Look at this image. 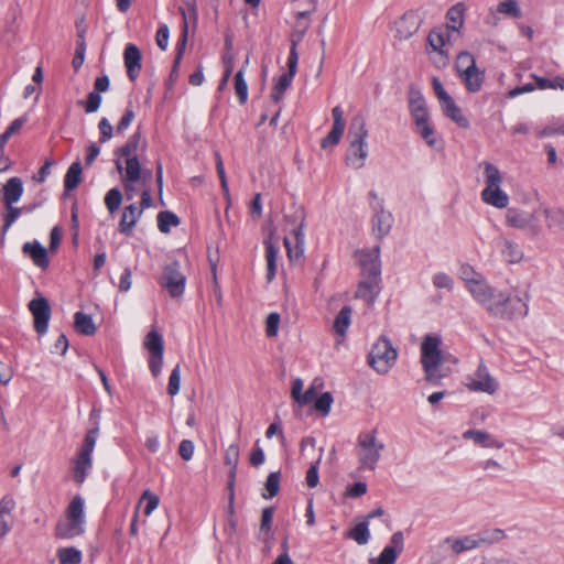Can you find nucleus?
<instances>
[{"instance_id":"obj_37","label":"nucleus","mask_w":564,"mask_h":564,"mask_svg":"<svg viewBox=\"0 0 564 564\" xmlns=\"http://www.w3.org/2000/svg\"><path fill=\"white\" fill-rule=\"evenodd\" d=\"M82 181V165L79 162H74L67 170L64 185L67 191L75 189Z\"/></svg>"},{"instance_id":"obj_52","label":"nucleus","mask_w":564,"mask_h":564,"mask_svg":"<svg viewBox=\"0 0 564 564\" xmlns=\"http://www.w3.org/2000/svg\"><path fill=\"white\" fill-rule=\"evenodd\" d=\"M476 536H477V540L479 541V546H480V545L492 544V543L501 541L505 538V532L500 529H494V530L482 532Z\"/></svg>"},{"instance_id":"obj_16","label":"nucleus","mask_w":564,"mask_h":564,"mask_svg":"<svg viewBox=\"0 0 564 564\" xmlns=\"http://www.w3.org/2000/svg\"><path fill=\"white\" fill-rule=\"evenodd\" d=\"M185 276L178 270L177 263L167 265L162 276V285L167 290L171 296L178 297L184 293Z\"/></svg>"},{"instance_id":"obj_10","label":"nucleus","mask_w":564,"mask_h":564,"mask_svg":"<svg viewBox=\"0 0 564 564\" xmlns=\"http://www.w3.org/2000/svg\"><path fill=\"white\" fill-rule=\"evenodd\" d=\"M398 354L386 338L379 339L369 354L370 366L379 373H387L394 365Z\"/></svg>"},{"instance_id":"obj_22","label":"nucleus","mask_w":564,"mask_h":564,"mask_svg":"<svg viewBox=\"0 0 564 564\" xmlns=\"http://www.w3.org/2000/svg\"><path fill=\"white\" fill-rule=\"evenodd\" d=\"M273 514H274V508L269 507L263 509L258 538L261 540L265 545L263 549V552L269 553L271 550V544L273 540V533H272V522H273Z\"/></svg>"},{"instance_id":"obj_48","label":"nucleus","mask_w":564,"mask_h":564,"mask_svg":"<svg viewBox=\"0 0 564 564\" xmlns=\"http://www.w3.org/2000/svg\"><path fill=\"white\" fill-rule=\"evenodd\" d=\"M279 489H280V473H271L267 478L262 497L264 499H271L278 495Z\"/></svg>"},{"instance_id":"obj_6","label":"nucleus","mask_w":564,"mask_h":564,"mask_svg":"<svg viewBox=\"0 0 564 564\" xmlns=\"http://www.w3.org/2000/svg\"><path fill=\"white\" fill-rule=\"evenodd\" d=\"M368 130L366 128V120L362 116H355L348 129L349 148L346 155L348 165L354 169H361L368 156L367 150Z\"/></svg>"},{"instance_id":"obj_3","label":"nucleus","mask_w":564,"mask_h":564,"mask_svg":"<svg viewBox=\"0 0 564 564\" xmlns=\"http://www.w3.org/2000/svg\"><path fill=\"white\" fill-rule=\"evenodd\" d=\"M486 297V300H480L478 303L484 305L487 312L494 317L512 319L523 317L528 314L527 294H524L523 297L518 295L511 296L502 292H497L491 288Z\"/></svg>"},{"instance_id":"obj_44","label":"nucleus","mask_w":564,"mask_h":564,"mask_svg":"<svg viewBox=\"0 0 564 564\" xmlns=\"http://www.w3.org/2000/svg\"><path fill=\"white\" fill-rule=\"evenodd\" d=\"M347 536L360 545L368 543L370 536L368 530V521L358 523L347 533Z\"/></svg>"},{"instance_id":"obj_33","label":"nucleus","mask_w":564,"mask_h":564,"mask_svg":"<svg viewBox=\"0 0 564 564\" xmlns=\"http://www.w3.org/2000/svg\"><path fill=\"white\" fill-rule=\"evenodd\" d=\"M543 216L550 229L564 231V210L543 206Z\"/></svg>"},{"instance_id":"obj_54","label":"nucleus","mask_w":564,"mask_h":564,"mask_svg":"<svg viewBox=\"0 0 564 564\" xmlns=\"http://www.w3.org/2000/svg\"><path fill=\"white\" fill-rule=\"evenodd\" d=\"M143 501H147V506L144 508V514L149 517L159 506L160 498L155 494H153L151 490L147 489L143 491L139 505Z\"/></svg>"},{"instance_id":"obj_31","label":"nucleus","mask_w":564,"mask_h":564,"mask_svg":"<svg viewBox=\"0 0 564 564\" xmlns=\"http://www.w3.org/2000/svg\"><path fill=\"white\" fill-rule=\"evenodd\" d=\"M459 78L463 80L468 91L476 93L479 91L482 86L485 73L476 65L470 70L462 74Z\"/></svg>"},{"instance_id":"obj_24","label":"nucleus","mask_w":564,"mask_h":564,"mask_svg":"<svg viewBox=\"0 0 564 564\" xmlns=\"http://www.w3.org/2000/svg\"><path fill=\"white\" fill-rule=\"evenodd\" d=\"M440 104L444 115L453 120L459 128L467 129L469 127L468 119L463 115L460 108L455 104L452 97L440 101Z\"/></svg>"},{"instance_id":"obj_51","label":"nucleus","mask_w":564,"mask_h":564,"mask_svg":"<svg viewBox=\"0 0 564 564\" xmlns=\"http://www.w3.org/2000/svg\"><path fill=\"white\" fill-rule=\"evenodd\" d=\"M398 550L397 547L392 545H388L383 549L380 556L377 558H371V564H394L397 556H398Z\"/></svg>"},{"instance_id":"obj_25","label":"nucleus","mask_w":564,"mask_h":564,"mask_svg":"<svg viewBox=\"0 0 564 564\" xmlns=\"http://www.w3.org/2000/svg\"><path fill=\"white\" fill-rule=\"evenodd\" d=\"M141 215L142 209H139L135 204L126 206L119 223V231L124 235H130Z\"/></svg>"},{"instance_id":"obj_17","label":"nucleus","mask_w":564,"mask_h":564,"mask_svg":"<svg viewBox=\"0 0 564 564\" xmlns=\"http://www.w3.org/2000/svg\"><path fill=\"white\" fill-rule=\"evenodd\" d=\"M422 23L421 15L417 11H408L394 23L395 36L400 40L411 37L420 29Z\"/></svg>"},{"instance_id":"obj_36","label":"nucleus","mask_w":564,"mask_h":564,"mask_svg":"<svg viewBox=\"0 0 564 564\" xmlns=\"http://www.w3.org/2000/svg\"><path fill=\"white\" fill-rule=\"evenodd\" d=\"M75 329L86 336L94 335L97 330L91 316L77 312L74 321Z\"/></svg>"},{"instance_id":"obj_55","label":"nucleus","mask_w":564,"mask_h":564,"mask_svg":"<svg viewBox=\"0 0 564 564\" xmlns=\"http://www.w3.org/2000/svg\"><path fill=\"white\" fill-rule=\"evenodd\" d=\"M235 90L241 104H245L248 98V86L243 78V69H240L235 76Z\"/></svg>"},{"instance_id":"obj_32","label":"nucleus","mask_w":564,"mask_h":564,"mask_svg":"<svg viewBox=\"0 0 564 564\" xmlns=\"http://www.w3.org/2000/svg\"><path fill=\"white\" fill-rule=\"evenodd\" d=\"M91 468V457L86 456L85 454L78 453L73 467V477L74 480L82 485L87 476L88 470Z\"/></svg>"},{"instance_id":"obj_46","label":"nucleus","mask_w":564,"mask_h":564,"mask_svg":"<svg viewBox=\"0 0 564 564\" xmlns=\"http://www.w3.org/2000/svg\"><path fill=\"white\" fill-rule=\"evenodd\" d=\"M415 126L419 134L425 140L429 147L434 148L436 145V138L434 135V130L430 126L429 119H423V121H415Z\"/></svg>"},{"instance_id":"obj_50","label":"nucleus","mask_w":564,"mask_h":564,"mask_svg":"<svg viewBox=\"0 0 564 564\" xmlns=\"http://www.w3.org/2000/svg\"><path fill=\"white\" fill-rule=\"evenodd\" d=\"M332 403V394L329 392H325L315 399L313 409L322 415H327L330 411Z\"/></svg>"},{"instance_id":"obj_18","label":"nucleus","mask_w":564,"mask_h":564,"mask_svg":"<svg viewBox=\"0 0 564 564\" xmlns=\"http://www.w3.org/2000/svg\"><path fill=\"white\" fill-rule=\"evenodd\" d=\"M332 116L334 119L333 128L321 141L322 149L333 148L338 144L345 130L344 112L339 106L333 108Z\"/></svg>"},{"instance_id":"obj_41","label":"nucleus","mask_w":564,"mask_h":564,"mask_svg":"<svg viewBox=\"0 0 564 564\" xmlns=\"http://www.w3.org/2000/svg\"><path fill=\"white\" fill-rule=\"evenodd\" d=\"M180 224L178 217L172 212H161L158 215V227L161 232H170L172 227H176Z\"/></svg>"},{"instance_id":"obj_7","label":"nucleus","mask_w":564,"mask_h":564,"mask_svg":"<svg viewBox=\"0 0 564 564\" xmlns=\"http://www.w3.org/2000/svg\"><path fill=\"white\" fill-rule=\"evenodd\" d=\"M85 499L75 495L67 505L64 519L56 524V535L62 539H72L85 531Z\"/></svg>"},{"instance_id":"obj_1","label":"nucleus","mask_w":564,"mask_h":564,"mask_svg":"<svg viewBox=\"0 0 564 564\" xmlns=\"http://www.w3.org/2000/svg\"><path fill=\"white\" fill-rule=\"evenodd\" d=\"M147 142L139 131L134 132L129 140L115 151V164L120 174L127 199H132L141 192L139 209H147L153 205L151 197L150 182L152 172L143 169L138 152L144 151Z\"/></svg>"},{"instance_id":"obj_42","label":"nucleus","mask_w":564,"mask_h":564,"mask_svg":"<svg viewBox=\"0 0 564 564\" xmlns=\"http://www.w3.org/2000/svg\"><path fill=\"white\" fill-rule=\"evenodd\" d=\"M392 225V216L389 213H378L373 220V230L378 232L380 237L387 235Z\"/></svg>"},{"instance_id":"obj_34","label":"nucleus","mask_w":564,"mask_h":564,"mask_svg":"<svg viewBox=\"0 0 564 564\" xmlns=\"http://www.w3.org/2000/svg\"><path fill=\"white\" fill-rule=\"evenodd\" d=\"M445 543L449 544L455 554L464 551H469L479 546V541L476 535L464 536L462 539L447 538Z\"/></svg>"},{"instance_id":"obj_47","label":"nucleus","mask_w":564,"mask_h":564,"mask_svg":"<svg viewBox=\"0 0 564 564\" xmlns=\"http://www.w3.org/2000/svg\"><path fill=\"white\" fill-rule=\"evenodd\" d=\"M299 18L308 17L316 9V0H290Z\"/></svg>"},{"instance_id":"obj_40","label":"nucleus","mask_w":564,"mask_h":564,"mask_svg":"<svg viewBox=\"0 0 564 564\" xmlns=\"http://www.w3.org/2000/svg\"><path fill=\"white\" fill-rule=\"evenodd\" d=\"M351 308L344 306L334 321V329L336 334L345 336L346 330L350 324Z\"/></svg>"},{"instance_id":"obj_62","label":"nucleus","mask_w":564,"mask_h":564,"mask_svg":"<svg viewBox=\"0 0 564 564\" xmlns=\"http://www.w3.org/2000/svg\"><path fill=\"white\" fill-rule=\"evenodd\" d=\"M169 39H170V32L166 24H162L155 35V42L156 45L162 50L165 51L169 46Z\"/></svg>"},{"instance_id":"obj_21","label":"nucleus","mask_w":564,"mask_h":564,"mask_svg":"<svg viewBox=\"0 0 564 564\" xmlns=\"http://www.w3.org/2000/svg\"><path fill=\"white\" fill-rule=\"evenodd\" d=\"M141 59L142 55L140 50L134 44L129 43L124 48L123 61L127 75L131 80H135L139 76L142 68Z\"/></svg>"},{"instance_id":"obj_29","label":"nucleus","mask_w":564,"mask_h":564,"mask_svg":"<svg viewBox=\"0 0 564 564\" xmlns=\"http://www.w3.org/2000/svg\"><path fill=\"white\" fill-rule=\"evenodd\" d=\"M23 194V184L19 177H11L3 186V202L6 205H13Z\"/></svg>"},{"instance_id":"obj_57","label":"nucleus","mask_w":564,"mask_h":564,"mask_svg":"<svg viewBox=\"0 0 564 564\" xmlns=\"http://www.w3.org/2000/svg\"><path fill=\"white\" fill-rule=\"evenodd\" d=\"M85 52H86V44H85V40H84V34H83V32H79L75 56L72 62L73 67L75 69H78L83 65Z\"/></svg>"},{"instance_id":"obj_56","label":"nucleus","mask_w":564,"mask_h":564,"mask_svg":"<svg viewBox=\"0 0 564 564\" xmlns=\"http://www.w3.org/2000/svg\"><path fill=\"white\" fill-rule=\"evenodd\" d=\"M181 389V367H176L172 370L169 379L167 393L170 395H176Z\"/></svg>"},{"instance_id":"obj_45","label":"nucleus","mask_w":564,"mask_h":564,"mask_svg":"<svg viewBox=\"0 0 564 564\" xmlns=\"http://www.w3.org/2000/svg\"><path fill=\"white\" fill-rule=\"evenodd\" d=\"M474 66H476V61L473 54L463 51L457 55L455 67L458 76L470 70Z\"/></svg>"},{"instance_id":"obj_59","label":"nucleus","mask_w":564,"mask_h":564,"mask_svg":"<svg viewBox=\"0 0 564 564\" xmlns=\"http://www.w3.org/2000/svg\"><path fill=\"white\" fill-rule=\"evenodd\" d=\"M280 321L279 313L269 314L265 321V334L268 337H275L278 335Z\"/></svg>"},{"instance_id":"obj_60","label":"nucleus","mask_w":564,"mask_h":564,"mask_svg":"<svg viewBox=\"0 0 564 564\" xmlns=\"http://www.w3.org/2000/svg\"><path fill=\"white\" fill-rule=\"evenodd\" d=\"M503 256L506 257L507 261L510 263H517L522 258V251L513 243L506 241L505 249H503Z\"/></svg>"},{"instance_id":"obj_63","label":"nucleus","mask_w":564,"mask_h":564,"mask_svg":"<svg viewBox=\"0 0 564 564\" xmlns=\"http://www.w3.org/2000/svg\"><path fill=\"white\" fill-rule=\"evenodd\" d=\"M317 398V386L313 383L307 390L300 397L297 404L300 406L311 404Z\"/></svg>"},{"instance_id":"obj_58","label":"nucleus","mask_w":564,"mask_h":564,"mask_svg":"<svg viewBox=\"0 0 564 564\" xmlns=\"http://www.w3.org/2000/svg\"><path fill=\"white\" fill-rule=\"evenodd\" d=\"M97 434H98V429L89 431L86 434L83 447L80 448V451L78 453H82V454H85L86 456L91 457V454L94 452L96 441H97Z\"/></svg>"},{"instance_id":"obj_8","label":"nucleus","mask_w":564,"mask_h":564,"mask_svg":"<svg viewBox=\"0 0 564 564\" xmlns=\"http://www.w3.org/2000/svg\"><path fill=\"white\" fill-rule=\"evenodd\" d=\"M383 448V443L379 442L377 438L376 430L361 433L358 436L356 446L359 470L373 471L381 457Z\"/></svg>"},{"instance_id":"obj_61","label":"nucleus","mask_w":564,"mask_h":564,"mask_svg":"<svg viewBox=\"0 0 564 564\" xmlns=\"http://www.w3.org/2000/svg\"><path fill=\"white\" fill-rule=\"evenodd\" d=\"M24 122V117L13 120L11 124L8 127V129L0 135V140L7 143L13 134L18 133L21 130Z\"/></svg>"},{"instance_id":"obj_27","label":"nucleus","mask_w":564,"mask_h":564,"mask_svg":"<svg viewBox=\"0 0 564 564\" xmlns=\"http://www.w3.org/2000/svg\"><path fill=\"white\" fill-rule=\"evenodd\" d=\"M379 292L378 276L368 275L362 279L356 291V296L364 299L368 303H372Z\"/></svg>"},{"instance_id":"obj_43","label":"nucleus","mask_w":564,"mask_h":564,"mask_svg":"<svg viewBox=\"0 0 564 564\" xmlns=\"http://www.w3.org/2000/svg\"><path fill=\"white\" fill-rule=\"evenodd\" d=\"M59 564H79L82 552L76 547H63L57 552Z\"/></svg>"},{"instance_id":"obj_4","label":"nucleus","mask_w":564,"mask_h":564,"mask_svg":"<svg viewBox=\"0 0 564 564\" xmlns=\"http://www.w3.org/2000/svg\"><path fill=\"white\" fill-rule=\"evenodd\" d=\"M288 223L292 226L289 229V237H284V248L286 249L288 259L291 267L302 268L305 261V240L303 232L305 224L304 207L295 206Z\"/></svg>"},{"instance_id":"obj_23","label":"nucleus","mask_w":564,"mask_h":564,"mask_svg":"<svg viewBox=\"0 0 564 564\" xmlns=\"http://www.w3.org/2000/svg\"><path fill=\"white\" fill-rule=\"evenodd\" d=\"M185 8H181V13L183 15L184 26L182 32V39L180 43V53L178 56L182 54V48L185 46L187 41V33H188V24L196 23L197 20V8H196V0H182ZM180 57H177L178 59Z\"/></svg>"},{"instance_id":"obj_2","label":"nucleus","mask_w":564,"mask_h":564,"mask_svg":"<svg viewBox=\"0 0 564 564\" xmlns=\"http://www.w3.org/2000/svg\"><path fill=\"white\" fill-rule=\"evenodd\" d=\"M442 339L437 335H426L421 344V364L425 379L431 384L441 383L442 379L451 372L445 367L446 355L442 351Z\"/></svg>"},{"instance_id":"obj_15","label":"nucleus","mask_w":564,"mask_h":564,"mask_svg":"<svg viewBox=\"0 0 564 564\" xmlns=\"http://www.w3.org/2000/svg\"><path fill=\"white\" fill-rule=\"evenodd\" d=\"M29 310L34 317V328L39 334H45L51 317L48 301L39 295L29 303Z\"/></svg>"},{"instance_id":"obj_53","label":"nucleus","mask_w":564,"mask_h":564,"mask_svg":"<svg viewBox=\"0 0 564 564\" xmlns=\"http://www.w3.org/2000/svg\"><path fill=\"white\" fill-rule=\"evenodd\" d=\"M122 203V193L118 188H111L105 197V204L108 210L115 213Z\"/></svg>"},{"instance_id":"obj_64","label":"nucleus","mask_w":564,"mask_h":564,"mask_svg":"<svg viewBox=\"0 0 564 564\" xmlns=\"http://www.w3.org/2000/svg\"><path fill=\"white\" fill-rule=\"evenodd\" d=\"M194 444L189 440H183L178 446V454L184 460H191L194 455Z\"/></svg>"},{"instance_id":"obj_30","label":"nucleus","mask_w":564,"mask_h":564,"mask_svg":"<svg viewBox=\"0 0 564 564\" xmlns=\"http://www.w3.org/2000/svg\"><path fill=\"white\" fill-rule=\"evenodd\" d=\"M410 110L411 115L415 121H423V119H429V112L425 106V100L420 91L412 90L410 93Z\"/></svg>"},{"instance_id":"obj_35","label":"nucleus","mask_w":564,"mask_h":564,"mask_svg":"<svg viewBox=\"0 0 564 564\" xmlns=\"http://www.w3.org/2000/svg\"><path fill=\"white\" fill-rule=\"evenodd\" d=\"M143 346L151 356L163 355L162 335L156 329L150 330L144 338Z\"/></svg>"},{"instance_id":"obj_12","label":"nucleus","mask_w":564,"mask_h":564,"mask_svg":"<svg viewBox=\"0 0 564 564\" xmlns=\"http://www.w3.org/2000/svg\"><path fill=\"white\" fill-rule=\"evenodd\" d=\"M459 276L477 302L487 299L486 296H488L491 288L487 284L485 278L476 272L473 267L463 264L459 269Z\"/></svg>"},{"instance_id":"obj_39","label":"nucleus","mask_w":564,"mask_h":564,"mask_svg":"<svg viewBox=\"0 0 564 564\" xmlns=\"http://www.w3.org/2000/svg\"><path fill=\"white\" fill-rule=\"evenodd\" d=\"M497 12L513 19L522 17V11L517 0H502L497 6Z\"/></svg>"},{"instance_id":"obj_19","label":"nucleus","mask_w":564,"mask_h":564,"mask_svg":"<svg viewBox=\"0 0 564 564\" xmlns=\"http://www.w3.org/2000/svg\"><path fill=\"white\" fill-rule=\"evenodd\" d=\"M356 259L365 273H367L370 276H379V247H376L372 250L357 251Z\"/></svg>"},{"instance_id":"obj_5","label":"nucleus","mask_w":564,"mask_h":564,"mask_svg":"<svg viewBox=\"0 0 564 564\" xmlns=\"http://www.w3.org/2000/svg\"><path fill=\"white\" fill-rule=\"evenodd\" d=\"M479 166L482 169L485 184L480 194L482 202L498 209L507 208L510 198L501 187L503 176L500 170L490 162H482Z\"/></svg>"},{"instance_id":"obj_20","label":"nucleus","mask_w":564,"mask_h":564,"mask_svg":"<svg viewBox=\"0 0 564 564\" xmlns=\"http://www.w3.org/2000/svg\"><path fill=\"white\" fill-rule=\"evenodd\" d=\"M14 509L15 501L11 496H4L0 499V541H2L12 529Z\"/></svg>"},{"instance_id":"obj_49","label":"nucleus","mask_w":564,"mask_h":564,"mask_svg":"<svg viewBox=\"0 0 564 564\" xmlns=\"http://www.w3.org/2000/svg\"><path fill=\"white\" fill-rule=\"evenodd\" d=\"M447 17L449 21L452 22V25H448L447 28L453 31H458L464 23V8L462 4H457L449 9Z\"/></svg>"},{"instance_id":"obj_38","label":"nucleus","mask_w":564,"mask_h":564,"mask_svg":"<svg viewBox=\"0 0 564 564\" xmlns=\"http://www.w3.org/2000/svg\"><path fill=\"white\" fill-rule=\"evenodd\" d=\"M299 55L296 52V43L292 40V46L290 50V54L288 57V74L284 75V90L289 87L291 80L293 79L296 68H297Z\"/></svg>"},{"instance_id":"obj_11","label":"nucleus","mask_w":564,"mask_h":564,"mask_svg":"<svg viewBox=\"0 0 564 564\" xmlns=\"http://www.w3.org/2000/svg\"><path fill=\"white\" fill-rule=\"evenodd\" d=\"M543 213V206H539L532 212L511 208L507 212L506 221L511 227L536 234L540 229Z\"/></svg>"},{"instance_id":"obj_14","label":"nucleus","mask_w":564,"mask_h":564,"mask_svg":"<svg viewBox=\"0 0 564 564\" xmlns=\"http://www.w3.org/2000/svg\"><path fill=\"white\" fill-rule=\"evenodd\" d=\"M468 390L474 392H484L487 394L496 393L498 389L497 380L489 373L487 367L481 362L475 373L468 378L466 383Z\"/></svg>"},{"instance_id":"obj_26","label":"nucleus","mask_w":564,"mask_h":564,"mask_svg":"<svg viewBox=\"0 0 564 564\" xmlns=\"http://www.w3.org/2000/svg\"><path fill=\"white\" fill-rule=\"evenodd\" d=\"M23 252L32 259L35 265L40 268L48 265L47 250L39 241L25 242Z\"/></svg>"},{"instance_id":"obj_13","label":"nucleus","mask_w":564,"mask_h":564,"mask_svg":"<svg viewBox=\"0 0 564 564\" xmlns=\"http://www.w3.org/2000/svg\"><path fill=\"white\" fill-rule=\"evenodd\" d=\"M263 243L265 246L267 281L272 282L276 273V258L279 253V236L271 225L263 229Z\"/></svg>"},{"instance_id":"obj_9","label":"nucleus","mask_w":564,"mask_h":564,"mask_svg":"<svg viewBox=\"0 0 564 564\" xmlns=\"http://www.w3.org/2000/svg\"><path fill=\"white\" fill-rule=\"evenodd\" d=\"M451 30L433 29L427 36V54L438 67L446 66L449 61Z\"/></svg>"},{"instance_id":"obj_28","label":"nucleus","mask_w":564,"mask_h":564,"mask_svg":"<svg viewBox=\"0 0 564 564\" xmlns=\"http://www.w3.org/2000/svg\"><path fill=\"white\" fill-rule=\"evenodd\" d=\"M464 438L473 440L476 444L487 448H502L503 443L484 431L469 430L463 434Z\"/></svg>"}]
</instances>
